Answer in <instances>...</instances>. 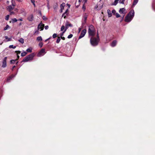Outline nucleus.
I'll return each instance as SVG.
<instances>
[{
    "instance_id": "8",
    "label": "nucleus",
    "mask_w": 155,
    "mask_h": 155,
    "mask_svg": "<svg viewBox=\"0 0 155 155\" xmlns=\"http://www.w3.org/2000/svg\"><path fill=\"white\" fill-rule=\"evenodd\" d=\"M72 25L71 24L69 23L68 22H66L65 24V29L64 30V32H65L69 27H72Z\"/></svg>"
},
{
    "instance_id": "15",
    "label": "nucleus",
    "mask_w": 155,
    "mask_h": 155,
    "mask_svg": "<svg viewBox=\"0 0 155 155\" xmlns=\"http://www.w3.org/2000/svg\"><path fill=\"white\" fill-rule=\"evenodd\" d=\"M5 39L7 40L6 41L5 40V42H8V41H10L12 40V38H9L7 36H5Z\"/></svg>"
},
{
    "instance_id": "6",
    "label": "nucleus",
    "mask_w": 155,
    "mask_h": 155,
    "mask_svg": "<svg viewBox=\"0 0 155 155\" xmlns=\"http://www.w3.org/2000/svg\"><path fill=\"white\" fill-rule=\"evenodd\" d=\"M15 5H13L12 3V5H10L8 6L7 8V9L9 12H10L15 7Z\"/></svg>"
},
{
    "instance_id": "26",
    "label": "nucleus",
    "mask_w": 155,
    "mask_h": 155,
    "mask_svg": "<svg viewBox=\"0 0 155 155\" xmlns=\"http://www.w3.org/2000/svg\"><path fill=\"white\" fill-rule=\"evenodd\" d=\"M31 59H23V60H22V61L23 62H27L28 61L30 60Z\"/></svg>"
},
{
    "instance_id": "18",
    "label": "nucleus",
    "mask_w": 155,
    "mask_h": 155,
    "mask_svg": "<svg viewBox=\"0 0 155 155\" xmlns=\"http://www.w3.org/2000/svg\"><path fill=\"white\" fill-rule=\"evenodd\" d=\"M18 41L20 42V43H21V44H23L24 43V39L23 38H20V39H19L18 40Z\"/></svg>"
},
{
    "instance_id": "30",
    "label": "nucleus",
    "mask_w": 155,
    "mask_h": 155,
    "mask_svg": "<svg viewBox=\"0 0 155 155\" xmlns=\"http://www.w3.org/2000/svg\"><path fill=\"white\" fill-rule=\"evenodd\" d=\"M9 48H16V46H14V45H10L9 46Z\"/></svg>"
},
{
    "instance_id": "20",
    "label": "nucleus",
    "mask_w": 155,
    "mask_h": 155,
    "mask_svg": "<svg viewBox=\"0 0 155 155\" xmlns=\"http://www.w3.org/2000/svg\"><path fill=\"white\" fill-rule=\"evenodd\" d=\"M27 54V52H24L21 53V57H23L25 56Z\"/></svg>"
},
{
    "instance_id": "45",
    "label": "nucleus",
    "mask_w": 155,
    "mask_h": 155,
    "mask_svg": "<svg viewBox=\"0 0 155 155\" xmlns=\"http://www.w3.org/2000/svg\"><path fill=\"white\" fill-rule=\"evenodd\" d=\"M65 32H64V31H63L62 33L61 34H60V36L61 37H62V36L63 35V34H64V33Z\"/></svg>"
},
{
    "instance_id": "16",
    "label": "nucleus",
    "mask_w": 155,
    "mask_h": 155,
    "mask_svg": "<svg viewBox=\"0 0 155 155\" xmlns=\"http://www.w3.org/2000/svg\"><path fill=\"white\" fill-rule=\"evenodd\" d=\"M28 19L29 21H31L33 19V16L32 15H30L28 18Z\"/></svg>"
},
{
    "instance_id": "3",
    "label": "nucleus",
    "mask_w": 155,
    "mask_h": 155,
    "mask_svg": "<svg viewBox=\"0 0 155 155\" xmlns=\"http://www.w3.org/2000/svg\"><path fill=\"white\" fill-rule=\"evenodd\" d=\"M99 41V37L97 36V38L91 37L90 39V42L91 45L93 46H95L98 45Z\"/></svg>"
},
{
    "instance_id": "60",
    "label": "nucleus",
    "mask_w": 155,
    "mask_h": 155,
    "mask_svg": "<svg viewBox=\"0 0 155 155\" xmlns=\"http://www.w3.org/2000/svg\"><path fill=\"white\" fill-rule=\"evenodd\" d=\"M21 25V23H20V25Z\"/></svg>"
},
{
    "instance_id": "56",
    "label": "nucleus",
    "mask_w": 155,
    "mask_h": 155,
    "mask_svg": "<svg viewBox=\"0 0 155 155\" xmlns=\"http://www.w3.org/2000/svg\"><path fill=\"white\" fill-rule=\"evenodd\" d=\"M87 0H85V3H86Z\"/></svg>"
},
{
    "instance_id": "37",
    "label": "nucleus",
    "mask_w": 155,
    "mask_h": 155,
    "mask_svg": "<svg viewBox=\"0 0 155 155\" xmlns=\"http://www.w3.org/2000/svg\"><path fill=\"white\" fill-rule=\"evenodd\" d=\"M112 13H113L114 15H115L116 13V11L115 10L113 9L112 11Z\"/></svg>"
},
{
    "instance_id": "47",
    "label": "nucleus",
    "mask_w": 155,
    "mask_h": 155,
    "mask_svg": "<svg viewBox=\"0 0 155 155\" xmlns=\"http://www.w3.org/2000/svg\"><path fill=\"white\" fill-rule=\"evenodd\" d=\"M47 6L48 9H49L50 8V7H49V4L48 2V3L47 4Z\"/></svg>"
},
{
    "instance_id": "42",
    "label": "nucleus",
    "mask_w": 155,
    "mask_h": 155,
    "mask_svg": "<svg viewBox=\"0 0 155 155\" xmlns=\"http://www.w3.org/2000/svg\"><path fill=\"white\" fill-rule=\"evenodd\" d=\"M73 36V35L71 34L69 35L68 37V38H71Z\"/></svg>"
},
{
    "instance_id": "7",
    "label": "nucleus",
    "mask_w": 155,
    "mask_h": 155,
    "mask_svg": "<svg viewBox=\"0 0 155 155\" xmlns=\"http://www.w3.org/2000/svg\"><path fill=\"white\" fill-rule=\"evenodd\" d=\"M86 32V29H84L82 31L81 33V34L79 36V39H81L83 38L85 35Z\"/></svg>"
},
{
    "instance_id": "44",
    "label": "nucleus",
    "mask_w": 155,
    "mask_h": 155,
    "mask_svg": "<svg viewBox=\"0 0 155 155\" xmlns=\"http://www.w3.org/2000/svg\"><path fill=\"white\" fill-rule=\"evenodd\" d=\"M42 18L44 20H46L47 19V18H46L45 16H43Z\"/></svg>"
},
{
    "instance_id": "38",
    "label": "nucleus",
    "mask_w": 155,
    "mask_h": 155,
    "mask_svg": "<svg viewBox=\"0 0 155 155\" xmlns=\"http://www.w3.org/2000/svg\"><path fill=\"white\" fill-rule=\"evenodd\" d=\"M9 15H7L5 17V19L7 20V21H8V19H9Z\"/></svg>"
},
{
    "instance_id": "17",
    "label": "nucleus",
    "mask_w": 155,
    "mask_h": 155,
    "mask_svg": "<svg viewBox=\"0 0 155 155\" xmlns=\"http://www.w3.org/2000/svg\"><path fill=\"white\" fill-rule=\"evenodd\" d=\"M152 7L153 10L155 11V1H154L153 2L152 5Z\"/></svg>"
},
{
    "instance_id": "54",
    "label": "nucleus",
    "mask_w": 155,
    "mask_h": 155,
    "mask_svg": "<svg viewBox=\"0 0 155 155\" xmlns=\"http://www.w3.org/2000/svg\"><path fill=\"white\" fill-rule=\"evenodd\" d=\"M17 0L19 2H21L22 1V0Z\"/></svg>"
},
{
    "instance_id": "58",
    "label": "nucleus",
    "mask_w": 155,
    "mask_h": 155,
    "mask_svg": "<svg viewBox=\"0 0 155 155\" xmlns=\"http://www.w3.org/2000/svg\"><path fill=\"white\" fill-rule=\"evenodd\" d=\"M83 9H85V8H84V7H83Z\"/></svg>"
},
{
    "instance_id": "48",
    "label": "nucleus",
    "mask_w": 155,
    "mask_h": 155,
    "mask_svg": "<svg viewBox=\"0 0 155 155\" xmlns=\"http://www.w3.org/2000/svg\"><path fill=\"white\" fill-rule=\"evenodd\" d=\"M81 28H78V32L79 33L81 30Z\"/></svg>"
},
{
    "instance_id": "50",
    "label": "nucleus",
    "mask_w": 155,
    "mask_h": 155,
    "mask_svg": "<svg viewBox=\"0 0 155 155\" xmlns=\"http://www.w3.org/2000/svg\"><path fill=\"white\" fill-rule=\"evenodd\" d=\"M31 2H32V3H33L34 5H35V3H34V2H35L34 1V0H31Z\"/></svg>"
},
{
    "instance_id": "5",
    "label": "nucleus",
    "mask_w": 155,
    "mask_h": 155,
    "mask_svg": "<svg viewBox=\"0 0 155 155\" xmlns=\"http://www.w3.org/2000/svg\"><path fill=\"white\" fill-rule=\"evenodd\" d=\"M125 11H126V10H125V8H120L119 10V12L120 14H124V15L123 16V17L122 18V19L121 21L123 20L124 17V15L125 14H126V12Z\"/></svg>"
},
{
    "instance_id": "33",
    "label": "nucleus",
    "mask_w": 155,
    "mask_h": 155,
    "mask_svg": "<svg viewBox=\"0 0 155 155\" xmlns=\"http://www.w3.org/2000/svg\"><path fill=\"white\" fill-rule=\"evenodd\" d=\"M118 1L119 0H115L114 5H116L117 4Z\"/></svg>"
},
{
    "instance_id": "19",
    "label": "nucleus",
    "mask_w": 155,
    "mask_h": 155,
    "mask_svg": "<svg viewBox=\"0 0 155 155\" xmlns=\"http://www.w3.org/2000/svg\"><path fill=\"white\" fill-rule=\"evenodd\" d=\"M42 40V38L41 36L38 37L37 38V40L38 41H41Z\"/></svg>"
},
{
    "instance_id": "51",
    "label": "nucleus",
    "mask_w": 155,
    "mask_h": 155,
    "mask_svg": "<svg viewBox=\"0 0 155 155\" xmlns=\"http://www.w3.org/2000/svg\"><path fill=\"white\" fill-rule=\"evenodd\" d=\"M50 38H51V37H50V38H48L47 39H46V40H45V41H48V40H49L50 39Z\"/></svg>"
},
{
    "instance_id": "46",
    "label": "nucleus",
    "mask_w": 155,
    "mask_h": 155,
    "mask_svg": "<svg viewBox=\"0 0 155 155\" xmlns=\"http://www.w3.org/2000/svg\"><path fill=\"white\" fill-rule=\"evenodd\" d=\"M48 25H46L45 26V29L46 30L48 28Z\"/></svg>"
},
{
    "instance_id": "1",
    "label": "nucleus",
    "mask_w": 155,
    "mask_h": 155,
    "mask_svg": "<svg viewBox=\"0 0 155 155\" xmlns=\"http://www.w3.org/2000/svg\"><path fill=\"white\" fill-rule=\"evenodd\" d=\"M134 11L133 10H131L130 12L127 15L125 19V21L126 22H129L133 19L134 16Z\"/></svg>"
},
{
    "instance_id": "4",
    "label": "nucleus",
    "mask_w": 155,
    "mask_h": 155,
    "mask_svg": "<svg viewBox=\"0 0 155 155\" xmlns=\"http://www.w3.org/2000/svg\"><path fill=\"white\" fill-rule=\"evenodd\" d=\"M45 49L42 48L41 49V50L39 52L38 55V56H41L42 55H43L45 53Z\"/></svg>"
},
{
    "instance_id": "52",
    "label": "nucleus",
    "mask_w": 155,
    "mask_h": 155,
    "mask_svg": "<svg viewBox=\"0 0 155 155\" xmlns=\"http://www.w3.org/2000/svg\"><path fill=\"white\" fill-rule=\"evenodd\" d=\"M61 38L62 40H65V38L64 37H61Z\"/></svg>"
},
{
    "instance_id": "35",
    "label": "nucleus",
    "mask_w": 155,
    "mask_h": 155,
    "mask_svg": "<svg viewBox=\"0 0 155 155\" xmlns=\"http://www.w3.org/2000/svg\"><path fill=\"white\" fill-rule=\"evenodd\" d=\"M43 45V44L42 42H40L39 44V46L41 48L42 47Z\"/></svg>"
},
{
    "instance_id": "11",
    "label": "nucleus",
    "mask_w": 155,
    "mask_h": 155,
    "mask_svg": "<svg viewBox=\"0 0 155 155\" xmlns=\"http://www.w3.org/2000/svg\"><path fill=\"white\" fill-rule=\"evenodd\" d=\"M18 59H16L15 60H12L10 61V63L11 64H17L18 63Z\"/></svg>"
},
{
    "instance_id": "43",
    "label": "nucleus",
    "mask_w": 155,
    "mask_h": 155,
    "mask_svg": "<svg viewBox=\"0 0 155 155\" xmlns=\"http://www.w3.org/2000/svg\"><path fill=\"white\" fill-rule=\"evenodd\" d=\"M10 12V15H12V14H15V13L13 11H11L10 12Z\"/></svg>"
},
{
    "instance_id": "59",
    "label": "nucleus",
    "mask_w": 155,
    "mask_h": 155,
    "mask_svg": "<svg viewBox=\"0 0 155 155\" xmlns=\"http://www.w3.org/2000/svg\"><path fill=\"white\" fill-rule=\"evenodd\" d=\"M84 4L85 3H85V0H84Z\"/></svg>"
},
{
    "instance_id": "21",
    "label": "nucleus",
    "mask_w": 155,
    "mask_h": 155,
    "mask_svg": "<svg viewBox=\"0 0 155 155\" xmlns=\"http://www.w3.org/2000/svg\"><path fill=\"white\" fill-rule=\"evenodd\" d=\"M68 11V9H67L66 11L62 15V16H64V18H66V15L65 14H66V15H67V11Z\"/></svg>"
},
{
    "instance_id": "13",
    "label": "nucleus",
    "mask_w": 155,
    "mask_h": 155,
    "mask_svg": "<svg viewBox=\"0 0 155 155\" xmlns=\"http://www.w3.org/2000/svg\"><path fill=\"white\" fill-rule=\"evenodd\" d=\"M117 42L116 40L113 41L111 44V46L112 47H114L117 44Z\"/></svg>"
},
{
    "instance_id": "29",
    "label": "nucleus",
    "mask_w": 155,
    "mask_h": 155,
    "mask_svg": "<svg viewBox=\"0 0 155 155\" xmlns=\"http://www.w3.org/2000/svg\"><path fill=\"white\" fill-rule=\"evenodd\" d=\"M26 51L29 52H31L32 51V49L31 48H28L27 49Z\"/></svg>"
},
{
    "instance_id": "49",
    "label": "nucleus",
    "mask_w": 155,
    "mask_h": 155,
    "mask_svg": "<svg viewBox=\"0 0 155 155\" xmlns=\"http://www.w3.org/2000/svg\"><path fill=\"white\" fill-rule=\"evenodd\" d=\"M15 65L14 66L12 67V71H13L14 68H15Z\"/></svg>"
},
{
    "instance_id": "34",
    "label": "nucleus",
    "mask_w": 155,
    "mask_h": 155,
    "mask_svg": "<svg viewBox=\"0 0 155 155\" xmlns=\"http://www.w3.org/2000/svg\"><path fill=\"white\" fill-rule=\"evenodd\" d=\"M57 37V34L56 33H54L53 34L52 37L53 38H56Z\"/></svg>"
},
{
    "instance_id": "9",
    "label": "nucleus",
    "mask_w": 155,
    "mask_h": 155,
    "mask_svg": "<svg viewBox=\"0 0 155 155\" xmlns=\"http://www.w3.org/2000/svg\"><path fill=\"white\" fill-rule=\"evenodd\" d=\"M44 26V25L41 23L38 25V30L42 31L43 29Z\"/></svg>"
},
{
    "instance_id": "27",
    "label": "nucleus",
    "mask_w": 155,
    "mask_h": 155,
    "mask_svg": "<svg viewBox=\"0 0 155 155\" xmlns=\"http://www.w3.org/2000/svg\"><path fill=\"white\" fill-rule=\"evenodd\" d=\"M33 57V55L31 54L28 55V56L26 57L25 58H32Z\"/></svg>"
},
{
    "instance_id": "31",
    "label": "nucleus",
    "mask_w": 155,
    "mask_h": 155,
    "mask_svg": "<svg viewBox=\"0 0 155 155\" xmlns=\"http://www.w3.org/2000/svg\"><path fill=\"white\" fill-rule=\"evenodd\" d=\"M12 20L13 22H15L17 21V20L15 18H13L12 19Z\"/></svg>"
},
{
    "instance_id": "14",
    "label": "nucleus",
    "mask_w": 155,
    "mask_h": 155,
    "mask_svg": "<svg viewBox=\"0 0 155 155\" xmlns=\"http://www.w3.org/2000/svg\"><path fill=\"white\" fill-rule=\"evenodd\" d=\"M107 12L108 14V17H110L112 16V13H111V11L109 9L107 10Z\"/></svg>"
},
{
    "instance_id": "24",
    "label": "nucleus",
    "mask_w": 155,
    "mask_h": 155,
    "mask_svg": "<svg viewBox=\"0 0 155 155\" xmlns=\"http://www.w3.org/2000/svg\"><path fill=\"white\" fill-rule=\"evenodd\" d=\"M65 29V27L64 25H62L61 26V31H64Z\"/></svg>"
},
{
    "instance_id": "28",
    "label": "nucleus",
    "mask_w": 155,
    "mask_h": 155,
    "mask_svg": "<svg viewBox=\"0 0 155 155\" xmlns=\"http://www.w3.org/2000/svg\"><path fill=\"white\" fill-rule=\"evenodd\" d=\"M61 40V39L59 37H58V38L56 41V43H58Z\"/></svg>"
},
{
    "instance_id": "40",
    "label": "nucleus",
    "mask_w": 155,
    "mask_h": 155,
    "mask_svg": "<svg viewBox=\"0 0 155 155\" xmlns=\"http://www.w3.org/2000/svg\"><path fill=\"white\" fill-rule=\"evenodd\" d=\"M115 15L117 18H119L120 17V15L118 13H116Z\"/></svg>"
},
{
    "instance_id": "25",
    "label": "nucleus",
    "mask_w": 155,
    "mask_h": 155,
    "mask_svg": "<svg viewBox=\"0 0 155 155\" xmlns=\"http://www.w3.org/2000/svg\"><path fill=\"white\" fill-rule=\"evenodd\" d=\"M138 2V0H134L133 3V5H135L137 4Z\"/></svg>"
},
{
    "instance_id": "61",
    "label": "nucleus",
    "mask_w": 155,
    "mask_h": 155,
    "mask_svg": "<svg viewBox=\"0 0 155 155\" xmlns=\"http://www.w3.org/2000/svg\"><path fill=\"white\" fill-rule=\"evenodd\" d=\"M4 58H7V57H5Z\"/></svg>"
},
{
    "instance_id": "32",
    "label": "nucleus",
    "mask_w": 155,
    "mask_h": 155,
    "mask_svg": "<svg viewBox=\"0 0 155 155\" xmlns=\"http://www.w3.org/2000/svg\"><path fill=\"white\" fill-rule=\"evenodd\" d=\"M9 28V26L8 25H7L4 28V30H7L8 28Z\"/></svg>"
},
{
    "instance_id": "22",
    "label": "nucleus",
    "mask_w": 155,
    "mask_h": 155,
    "mask_svg": "<svg viewBox=\"0 0 155 155\" xmlns=\"http://www.w3.org/2000/svg\"><path fill=\"white\" fill-rule=\"evenodd\" d=\"M16 52L17 54V58H19V54H20L21 53V52L19 51H16Z\"/></svg>"
},
{
    "instance_id": "39",
    "label": "nucleus",
    "mask_w": 155,
    "mask_h": 155,
    "mask_svg": "<svg viewBox=\"0 0 155 155\" xmlns=\"http://www.w3.org/2000/svg\"><path fill=\"white\" fill-rule=\"evenodd\" d=\"M17 74V73H16L15 75H14L13 74H12L10 77L12 79L15 76V75H16Z\"/></svg>"
},
{
    "instance_id": "23",
    "label": "nucleus",
    "mask_w": 155,
    "mask_h": 155,
    "mask_svg": "<svg viewBox=\"0 0 155 155\" xmlns=\"http://www.w3.org/2000/svg\"><path fill=\"white\" fill-rule=\"evenodd\" d=\"M87 14L85 13L84 14V21H86L87 20Z\"/></svg>"
},
{
    "instance_id": "55",
    "label": "nucleus",
    "mask_w": 155,
    "mask_h": 155,
    "mask_svg": "<svg viewBox=\"0 0 155 155\" xmlns=\"http://www.w3.org/2000/svg\"><path fill=\"white\" fill-rule=\"evenodd\" d=\"M78 0V2H81V0Z\"/></svg>"
},
{
    "instance_id": "12",
    "label": "nucleus",
    "mask_w": 155,
    "mask_h": 155,
    "mask_svg": "<svg viewBox=\"0 0 155 155\" xmlns=\"http://www.w3.org/2000/svg\"><path fill=\"white\" fill-rule=\"evenodd\" d=\"M65 6V3H63L60 5L61 9L60 12H62L63 10L64 9Z\"/></svg>"
},
{
    "instance_id": "36",
    "label": "nucleus",
    "mask_w": 155,
    "mask_h": 155,
    "mask_svg": "<svg viewBox=\"0 0 155 155\" xmlns=\"http://www.w3.org/2000/svg\"><path fill=\"white\" fill-rule=\"evenodd\" d=\"M124 1L125 0H120L119 2L120 3L124 4Z\"/></svg>"
},
{
    "instance_id": "10",
    "label": "nucleus",
    "mask_w": 155,
    "mask_h": 155,
    "mask_svg": "<svg viewBox=\"0 0 155 155\" xmlns=\"http://www.w3.org/2000/svg\"><path fill=\"white\" fill-rule=\"evenodd\" d=\"M2 68L6 67L7 66L6 59H4L2 62Z\"/></svg>"
},
{
    "instance_id": "2",
    "label": "nucleus",
    "mask_w": 155,
    "mask_h": 155,
    "mask_svg": "<svg viewBox=\"0 0 155 155\" xmlns=\"http://www.w3.org/2000/svg\"><path fill=\"white\" fill-rule=\"evenodd\" d=\"M88 31L89 36H93L95 35V31L93 25H91L89 26Z\"/></svg>"
},
{
    "instance_id": "57",
    "label": "nucleus",
    "mask_w": 155,
    "mask_h": 155,
    "mask_svg": "<svg viewBox=\"0 0 155 155\" xmlns=\"http://www.w3.org/2000/svg\"><path fill=\"white\" fill-rule=\"evenodd\" d=\"M2 43H1L0 44V45H1L2 44Z\"/></svg>"
},
{
    "instance_id": "53",
    "label": "nucleus",
    "mask_w": 155,
    "mask_h": 155,
    "mask_svg": "<svg viewBox=\"0 0 155 155\" xmlns=\"http://www.w3.org/2000/svg\"><path fill=\"white\" fill-rule=\"evenodd\" d=\"M18 20H19L20 21H22L23 20H22V18H20L19 19H18Z\"/></svg>"
},
{
    "instance_id": "41",
    "label": "nucleus",
    "mask_w": 155,
    "mask_h": 155,
    "mask_svg": "<svg viewBox=\"0 0 155 155\" xmlns=\"http://www.w3.org/2000/svg\"><path fill=\"white\" fill-rule=\"evenodd\" d=\"M12 79L9 76L8 78H7V81L9 82Z\"/></svg>"
}]
</instances>
